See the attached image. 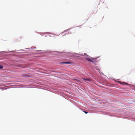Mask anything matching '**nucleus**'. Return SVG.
I'll use <instances>...</instances> for the list:
<instances>
[{"label": "nucleus", "instance_id": "1", "mask_svg": "<svg viewBox=\"0 0 135 135\" xmlns=\"http://www.w3.org/2000/svg\"><path fill=\"white\" fill-rule=\"evenodd\" d=\"M72 63V62L68 61V62H62L60 63V64H71Z\"/></svg>", "mask_w": 135, "mask_h": 135}, {"label": "nucleus", "instance_id": "5", "mask_svg": "<svg viewBox=\"0 0 135 135\" xmlns=\"http://www.w3.org/2000/svg\"><path fill=\"white\" fill-rule=\"evenodd\" d=\"M3 68V66L2 65H0V69Z\"/></svg>", "mask_w": 135, "mask_h": 135}, {"label": "nucleus", "instance_id": "3", "mask_svg": "<svg viewBox=\"0 0 135 135\" xmlns=\"http://www.w3.org/2000/svg\"><path fill=\"white\" fill-rule=\"evenodd\" d=\"M82 79H83L84 80H85L87 81H91V79H86L85 78H82Z\"/></svg>", "mask_w": 135, "mask_h": 135}, {"label": "nucleus", "instance_id": "4", "mask_svg": "<svg viewBox=\"0 0 135 135\" xmlns=\"http://www.w3.org/2000/svg\"><path fill=\"white\" fill-rule=\"evenodd\" d=\"M118 83L120 84H122L123 85H125L126 84H127L124 82H122L120 81H119Z\"/></svg>", "mask_w": 135, "mask_h": 135}, {"label": "nucleus", "instance_id": "2", "mask_svg": "<svg viewBox=\"0 0 135 135\" xmlns=\"http://www.w3.org/2000/svg\"><path fill=\"white\" fill-rule=\"evenodd\" d=\"M85 59H86L88 61H89L91 62H93V61L92 60V59L88 57H85Z\"/></svg>", "mask_w": 135, "mask_h": 135}, {"label": "nucleus", "instance_id": "6", "mask_svg": "<svg viewBox=\"0 0 135 135\" xmlns=\"http://www.w3.org/2000/svg\"><path fill=\"white\" fill-rule=\"evenodd\" d=\"M84 112L85 114H87L88 113L86 111H84Z\"/></svg>", "mask_w": 135, "mask_h": 135}]
</instances>
